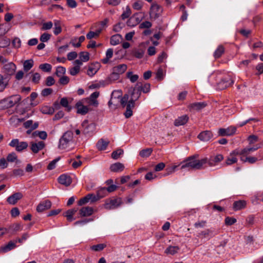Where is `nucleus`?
Here are the masks:
<instances>
[{
    "label": "nucleus",
    "mask_w": 263,
    "mask_h": 263,
    "mask_svg": "<svg viewBox=\"0 0 263 263\" xmlns=\"http://www.w3.org/2000/svg\"><path fill=\"white\" fill-rule=\"evenodd\" d=\"M136 93V90L133 92L132 94V97L130 100L128 101V96L125 95L123 97H121V91L120 90H115L112 92L111 97L110 101L108 102V105L110 108H112V105H114V108H116V100L119 99V101L121 105L124 107L126 106V111L124 113V115L126 118H129L133 115L132 109L134 107L135 102L140 97V93L139 90L136 92V96L135 97Z\"/></svg>",
    "instance_id": "f257e3e1"
},
{
    "label": "nucleus",
    "mask_w": 263,
    "mask_h": 263,
    "mask_svg": "<svg viewBox=\"0 0 263 263\" xmlns=\"http://www.w3.org/2000/svg\"><path fill=\"white\" fill-rule=\"evenodd\" d=\"M198 155H194L188 157L183 161L180 162L181 169L200 170L207 162L206 159H198Z\"/></svg>",
    "instance_id": "f03ea898"
},
{
    "label": "nucleus",
    "mask_w": 263,
    "mask_h": 263,
    "mask_svg": "<svg viewBox=\"0 0 263 263\" xmlns=\"http://www.w3.org/2000/svg\"><path fill=\"white\" fill-rule=\"evenodd\" d=\"M21 100L18 95H12L0 100V110L11 108L18 103Z\"/></svg>",
    "instance_id": "7ed1b4c3"
},
{
    "label": "nucleus",
    "mask_w": 263,
    "mask_h": 263,
    "mask_svg": "<svg viewBox=\"0 0 263 263\" xmlns=\"http://www.w3.org/2000/svg\"><path fill=\"white\" fill-rule=\"evenodd\" d=\"M73 133L71 131L65 132L59 140L58 148L60 149H67L72 143Z\"/></svg>",
    "instance_id": "20e7f679"
},
{
    "label": "nucleus",
    "mask_w": 263,
    "mask_h": 263,
    "mask_svg": "<svg viewBox=\"0 0 263 263\" xmlns=\"http://www.w3.org/2000/svg\"><path fill=\"white\" fill-rule=\"evenodd\" d=\"M219 81L217 83V88L219 90L226 89L232 85L234 81L232 80V77L230 75H227L224 77L222 76L221 74L218 77Z\"/></svg>",
    "instance_id": "39448f33"
},
{
    "label": "nucleus",
    "mask_w": 263,
    "mask_h": 263,
    "mask_svg": "<svg viewBox=\"0 0 263 263\" xmlns=\"http://www.w3.org/2000/svg\"><path fill=\"white\" fill-rule=\"evenodd\" d=\"M122 203V199L120 198L110 199L105 201L104 207L108 210H113L119 207Z\"/></svg>",
    "instance_id": "423d86ee"
},
{
    "label": "nucleus",
    "mask_w": 263,
    "mask_h": 263,
    "mask_svg": "<svg viewBox=\"0 0 263 263\" xmlns=\"http://www.w3.org/2000/svg\"><path fill=\"white\" fill-rule=\"evenodd\" d=\"M9 145L12 147L15 148V150L18 152L26 149L28 146L27 142L20 141L18 139H12L9 143Z\"/></svg>",
    "instance_id": "0eeeda50"
},
{
    "label": "nucleus",
    "mask_w": 263,
    "mask_h": 263,
    "mask_svg": "<svg viewBox=\"0 0 263 263\" xmlns=\"http://www.w3.org/2000/svg\"><path fill=\"white\" fill-rule=\"evenodd\" d=\"M76 107L77 109V112L82 115H86L90 110L89 106L83 99L76 103Z\"/></svg>",
    "instance_id": "6e6552de"
},
{
    "label": "nucleus",
    "mask_w": 263,
    "mask_h": 263,
    "mask_svg": "<svg viewBox=\"0 0 263 263\" xmlns=\"http://www.w3.org/2000/svg\"><path fill=\"white\" fill-rule=\"evenodd\" d=\"M83 133L85 135H91L96 130V125L93 123H88V121L85 120L82 123Z\"/></svg>",
    "instance_id": "1a4fd4ad"
},
{
    "label": "nucleus",
    "mask_w": 263,
    "mask_h": 263,
    "mask_svg": "<svg viewBox=\"0 0 263 263\" xmlns=\"http://www.w3.org/2000/svg\"><path fill=\"white\" fill-rule=\"evenodd\" d=\"M207 160L206 163L208 164L210 167H214L217 165L222 160H223L224 157L221 154H217L216 155H212L209 158H204Z\"/></svg>",
    "instance_id": "9d476101"
},
{
    "label": "nucleus",
    "mask_w": 263,
    "mask_h": 263,
    "mask_svg": "<svg viewBox=\"0 0 263 263\" xmlns=\"http://www.w3.org/2000/svg\"><path fill=\"white\" fill-rule=\"evenodd\" d=\"M100 93L98 91H95L91 93L89 98L83 99L87 104L90 106L97 107L99 105L97 98L99 96Z\"/></svg>",
    "instance_id": "9b49d317"
},
{
    "label": "nucleus",
    "mask_w": 263,
    "mask_h": 263,
    "mask_svg": "<svg viewBox=\"0 0 263 263\" xmlns=\"http://www.w3.org/2000/svg\"><path fill=\"white\" fill-rule=\"evenodd\" d=\"M127 69V66L126 64H122L115 66L112 68V72L110 75V77H114L115 79H117L119 78V76L123 73Z\"/></svg>",
    "instance_id": "f8f14e48"
},
{
    "label": "nucleus",
    "mask_w": 263,
    "mask_h": 263,
    "mask_svg": "<svg viewBox=\"0 0 263 263\" xmlns=\"http://www.w3.org/2000/svg\"><path fill=\"white\" fill-rule=\"evenodd\" d=\"M3 72L9 76L13 75L16 71V66L12 62H8V61L3 64L2 68Z\"/></svg>",
    "instance_id": "ddd939ff"
},
{
    "label": "nucleus",
    "mask_w": 263,
    "mask_h": 263,
    "mask_svg": "<svg viewBox=\"0 0 263 263\" xmlns=\"http://www.w3.org/2000/svg\"><path fill=\"white\" fill-rule=\"evenodd\" d=\"M162 11V9L159 5L153 4L152 5L150 9V17L152 18H157L161 15Z\"/></svg>",
    "instance_id": "4468645a"
},
{
    "label": "nucleus",
    "mask_w": 263,
    "mask_h": 263,
    "mask_svg": "<svg viewBox=\"0 0 263 263\" xmlns=\"http://www.w3.org/2000/svg\"><path fill=\"white\" fill-rule=\"evenodd\" d=\"M240 155L238 152V149H236L230 153L229 156L226 160V165H230L237 162V156Z\"/></svg>",
    "instance_id": "2eb2a0df"
},
{
    "label": "nucleus",
    "mask_w": 263,
    "mask_h": 263,
    "mask_svg": "<svg viewBox=\"0 0 263 263\" xmlns=\"http://www.w3.org/2000/svg\"><path fill=\"white\" fill-rule=\"evenodd\" d=\"M236 128L234 126H230L227 128H220L218 133L222 136H232L236 133Z\"/></svg>",
    "instance_id": "dca6fc26"
},
{
    "label": "nucleus",
    "mask_w": 263,
    "mask_h": 263,
    "mask_svg": "<svg viewBox=\"0 0 263 263\" xmlns=\"http://www.w3.org/2000/svg\"><path fill=\"white\" fill-rule=\"evenodd\" d=\"M59 182L66 186L70 185L72 182V180L70 176L67 174H62L58 178Z\"/></svg>",
    "instance_id": "f3484780"
},
{
    "label": "nucleus",
    "mask_w": 263,
    "mask_h": 263,
    "mask_svg": "<svg viewBox=\"0 0 263 263\" xmlns=\"http://www.w3.org/2000/svg\"><path fill=\"white\" fill-rule=\"evenodd\" d=\"M51 206V202L46 200L41 202L36 207V211L38 212H42L45 210L49 209Z\"/></svg>",
    "instance_id": "a211bd4d"
},
{
    "label": "nucleus",
    "mask_w": 263,
    "mask_h": 263,
    "mask_svg": "<svg viewBox=\"0 0 263 263\" xmlns=\"http://www.w3.org/2000/svg\"><path fill=\"white\" fill-rule=\"evenodd\" d=\"M45 145L44 142L39 141L37 143H31V149L34 153H37L40 151L42 150Z\"/></svg>",
    "instance_id": "6ab92c4d"
},
{
    "label": "nucleus",
    "mask_w": 263,
    "mask_h": 263,
    "mask_svg": "<svg viewBox=\"0 0 263 263\" xmlns=\"http://www.w3.org/2000/svg\"><path fill=\"white\" fill-rule=\"evenodd\" d=\"M23 195L21 193H16L8 197L7 201L9 204L14 205L18 200L21 199Z\"/></svg>",
    "instance_id": "aec40b11"
},
{
    "label": "nucleus",
    "mask_w": 263,
    "mask_h": 263,
    "mask_svg": "<svg viewBox=\"0 0 263 263\" xmlns=\"http://www.w3.org/2000/svg\"><path fill=\"white\" fill-rule=\"evenodd\" d=\"M216 234H217V232L214 230L210 229L201 231L199 234V236L202 238H210L214 237Z\"/></svg>",
    "instance_id": "412c9836"
},
{
    "label": "nucleus",
    "mask_w": 263,
    "mask_h": 263,
    "mask_svg": "<svg viewBox=\"0 0 263 263\" xmlns=\"http://www.w3.org/2000/svg\"><path fill=\"white\" fill-rule=\"evenodd\" d=\"M135 90H136L135 97L136 96V92L138 90H139L140 95L141 94L140 91H143L144 93H147L150 90V84L148 83H146L142 86L140 83H138L137 84V88L134 89L133 92Z\"/></svg>",
    "instance_id": "4be33fe9"
},
{
    "label": "nucleus",
    "mask_w": 263,
    "mask_h": 263,
    "mask_svg": "<svg viewBox=\"0 0 263 263\" xmlns=\"http://www.w3.org/2000/svg\"><path fill=\"white\" fill-rule=\"evenodd\" d=\"M93 213V209L89 206H85L82 208L79 213L82 217H87L91 215Z\"/></svg>",
    "instance_id": "5701e85b"
},
{
    "label": "nucleus",
    "mask_w": 263,
    "mask_h": 263,
    "mask_svg": "<svg viewBox=\"0 0 263 263\" xmlns=\"http://www.w3.org/2000/svg\"><path fill=\"white\" fill-rule=\"evenodd\" d=\"M259 148V146H257L254 147H246L242 149H238V152L240 156H243L244 157L245 156L250 154L251 152L256 151Z\"/></svg>",
    "instance_id": "b1692460"
},
{
    "label": "nucleus",
    "mask_w": 263,
    "mask_h": 263,
    "mask_svg": "<svg viewBox=\"0 0 263 263\" xmlns=\"http://www.w3.org/2000/svg\"><path fill=\"white\" fill-rule=\"evenodd\" d=\"M206 104L204 102H196L191 104L189 106L190 111H199L205 107Z\"/></svg>",
    "instance_id": "393cba45"
},
{
    "label": "nucleus",
    "mask_w": 263,
    "mask_h": 263,
    "mask_svg": "<svg viewBox=\"0 0 263 263\" xmlns=\"http://www.w3.org/2000/svg\"><path fill=\"white\" fill-rule=\"evenodd\" d=\"M16 247L15 242L10 241L6 246H3L0 248V253H6Z\"/></svg>",
    "instance_id": "a878e982"
},
{
    "label": "nucleus",
    "mask_w": 263,
    "mask_h": 263,
    "mask_svg": "<svg viewBox=\"0 0 263 263\" xmlns=\"http://www.w3.org/2000/svg\"><path fill=\"white\" fill-rule=\"evenodd\" d=\"M198 138L202 141H208L212 138V134L210 131H204L198 135Z\"/></svg>",
    "instance_id": "bb28decb"
},
{
    "label": "nucleus",
    "mask_w": 263,
    "mask_h": 263,
    "mask_svg": "<svg viewBox=\"0 0 263 263\" xmlns=\"http://www.w3.org/2000/svg\"><path fill=\"white\" fill-rule=\"evenodd\" d=\"M124 168V165L120 162L114 163L110 166V171L114 172H121L123 171Z\"/></svg>",
    "instance_id": "cd10ccee"
},
{
    "label": "nucleus",
    "mask_w": 263,
    "mask_h": 263,
    "mask_svg": "<svg viewBox=\"0 0 263 263\" xmlns=\"http://www.w3.org/2000/svg\"><path fill=\"white\" fill-rule=\"evenodd\" d=\"M99 64L96 63L95 64H91L88 67L87 73L88 76L92 77L94 76L99 69Z\"/></svg>",
    "instance_id": "c85d7f7f"
},
{
    "label": "nucleus",
    "mask_w": 263,
    "mask_h": 263,
    "mask_svg": "<svg viewBox=\"0 0 263 263\" xmlns=\"http://www.w3.org/2000/svg\"><path fill=\"white\" fill-rule=\"evenodd\" d=\"M37 93L35 92H33L31 93V95L30 96V98H29V97L27 98L24 101L27 102L28 101L30 100V106L34 107V106H36L39 103V101H35V100L37 98Z\"/></svg>",
    "instance_id": "c756f323"
},
{
    "label": "nucleus",
    "mask_w": 263,
    "mask_h": 263,
    "mask_svg": "<svg viewBox=\"0 0 263 263\" xmlns=\"http://www.w3.org/2000/svg\"><path fill=\"white\" fill-rule=\"evenodd\" d=\"M117 186L115 185H111L108 187H102L98 191V194L101 197H104L105 195H102V192H112L115 191L117 189Z\"/></svg>",
    "instance_id": "7c9ffc66"
},
{
    "label": "nucleus",
    "mask_w": 263,
    "mask_h": 263,
    "mask_svg": "<svg viewBox=\"0 0 263 263\" xmlns=\"http://www.w3.org/2000/svg\"><path fill=\"white\" fill-rule=\"evenodd\" d=\"M188 120V116L186 115H183L176 119L175 121L174 124L176 126L183 125L187 122Z\"/></svg>",
    "instance_id": "2f4dec72"
},
{
    "label": "nucleus",
    "mask_w": 263,
    "mask_h": 263,
    "mask_svg": "<svg viewBox=\"0 0 263 263\" xmlns=\"http://www.w3.org/2000/svg\"><path fill=\"white\" fill-rule=\"evenodd\" d=\"M247 202L245 200H238L234 202L233 209L235 211L240 210L246 208Z\"/></svg>",
    "instance_id": "473e14b6"
},
{
    "label": "nucleus",
    "mask_w": 263,
    "mask_h": 263,
    "mask_svg": "<svg viewBox=\"0 0 263 263\" xmlns=\"http://www.w3.org/2000/svg\"><path fill=\"white\" fill-rule=\"evenodd\" d=\"M122 40L123 37L121 35L116 34L111 36L110 37V43L111 45L115 46L118 45Z\"/></svg>",
    "instance_id": "72a5a7b5"
},
{
    "label": "nucleus",
    "mask_w": 263,
    "mask_h": 263,
    "mask_svg": "<svg viewBox=\"0 0 263 263\" xmlns=\"http://www.w3.org/2000/svg\"><path fill=\"white\" fill-rule=\"evenodd\" d=\"M180 248L178 246H170L166 249L164 252L167 255H174L177 254Z\"/></svg>",
    "instance_id": "f704fd0d"
},
{
    "label": "nucleus",
    "mask_w": 263,
    "mask_h": 263,
    "mask_svg": "<svg viewBox=\"0 0 263 263\" xmlns=\"http://www.w3.org/2000/svg\"><path fill=\"white\" fill-rule=\"evenodd\" d=\"M138 14V13L135 14L128 20L127 22L128 26H135L141 22V18L137 17Z\"/></svg>",
    "instance_id": "c9c22d12"
},
{
    "label": "nucleus",
    "mask_w": 263,
    "mask_h": 263,
    "mask_svg": "<svg viewBox=\"0 0 263 263\" xmlns=\"http://www.w3.org/2000/svg\"><path fill=\"white\" fill-rule=\"evenodd\" d=\"M53 33L57 35L62 32L61 22L59 20H54L53 21Z\"/></svg>",
    "instance_id": "e433bc0d"
},
{
    "label": "nucleus",
    "mask_w": 263,
    "mask_h": 263,
    "mask_svg": "<svg viewBox=\"0 0 263 263\" xmlns=\"http://www.w3.org/2000/svg\"><path fill=\"white\" fill-rule=\"evenodd\" d=\"M220 74L218 73L217 72H214L211 74L209 77V82L211 85H215V84H217L219 81V76Z\"/></svg>",
    "instance_id": "4c0bfd02"
},
{
    "label": "nucleus",
    "mask_w": 263,
    "mask_h": 263,
    "mask_svg": "<svg viewBox=\"0 0 263 263\" xmlns=\"http://www.w3.org/2000/svg\"><path fill=\"white\" fill-rule=\"evenodd\" d=\"M108 144H109L108 141L104 140L103 139H101L98 142V143L97 144V147L100 151H104V150L106 149Z\"/></svg>",
    "instance_id": "58836bf2"
},
{
    "label": "nucleus",
    "mask_w": 263,
    "mask_h": 263,
    "mask_svg": "<svg viewBox=\"0 0 263 263\" xmlns=\"http://www.w3.org/2000/svg\"><path fill=\"white\" fill-rule=\"evenodd\" d=\"M78 209H72L68 210L65 213V216L67 217V219L69 221H72L75 219L73 217V216L75 214V213L77 212Z\"/></svg>",
    "instance_id": "ea45409f"
},
{
    "label": "nucleus",
    "mask_w": 263,
    "mask_h": 263,
    "mask_svg": "<svg viewBox=\"0 0 263 263\" xmlns=\"http://www.w3.org/2000/svg\"><path fill=\"white\" fill-rule=\"evenodd\" d=\"M34 61L32 59L27 60L24 61L23 63V68L24 71H28L33 66Z\"/></svg>",
    "instance_id": "a19ab883"
},
{
    "label": "nucleus",
    "mask_w": 263,
    "mask_h": 263,
    "mask_svg": "<svg viewBox=\"0 0 263 263\" xmlns=\"http://www.w3.org/2000/svg\"><path fill=\"white\" fill-rule=\"evenodd\" d=\"M41 111L44 114L52 115L54 111L53 108L47 105L43 106L41 109Z\"/></svg>",
    "instance_id": "79ce46f5"
},
{
    "label": "nucleus",
    "mask_w": 263,
    "mask_h": 263,
    "mask_svg": "<svg viewBox=\"0 0 263 263\" xmlns=\"http://www.w3.org/2000/svg\"><path fill=\"white\" fill-rule=\"evenodd\" d=\"M113 52L114 51L112 49H108L106 52V58L102 60V62L103 64H107L108 62L109 59L112 57Z\"/></svg>",
    "instance_id": "37998d69"
},
{
    "label": "nucleus",
    "mask_w": 263,
    "mask_h": 263,
    "mask_svg": "<svg viewBox=\"0 0 263 263\" xmlns=\"http://www.w3.org/2000/svg\"><path fill=\"white\" fill-rule=\"evenodd\" d=\"M224 48L223 46L219 45L214 53V57L215 58H220L224 53Z\"/></svg>",
    "instance_id": "c03bdc74"
},
{
    "label": "nucleus",
    "mask_w": 263,
    "mask_h": 263,
    "mask_svg": "<svg viewBox=\"0 0 263 263\" xmlns=\"http://www.w3.org/2000/svg\"><path fill=\"white\" fill-rule=\"evenodd\" d=\"M144 51L142 49H135L133 51V55L138 59H141L143 57Z\"/></svg>",
    "instance_id": "a18cd8bd"
},
{
    "label": "nucleus",
    "mask_w": 263,
    "mask_h": 263,
    "mask_svg": "<svg viewBox=\"0 0 263 263\" xmlns=\"http://www.w3.org/2000/svg\"><path fill=\"white\" fill-rule=\"evenodd\" d=\"M240 160L243 162H248L251 164H253L257 161V158L255 157H247L245 158L243 156H241L240 157Z\"/></svg>",
    "instance_id": "49530a36"
},
{
    "label": "nucleus",
    "mask_w": 263,
    "mask_h": 263,
    "mask_svg": "<svg viewBox=\"0 0 263 263\" xmlns=\"http://www.w3.org/2000/svg\"><path fill=\"white\" fill-rule=\"evenodd\" d=\"M33 136H37L42 140H45L47 137V133L45 131H35L33 133Z\"/></svg>",
    "instance_id": "de8ad7c7"
},
{
    "label": "nucleus",
    "mask_w": 263,
    "mask_h": 263,
    "mask_svg": "<svg viewBox=\"0 0 263 263\" xmlns=\"http://www.w3.org/2000/svg\"><path fill=\"white\" fill-rule=\"evenodd\" d=\"M142 0H137L133 5V7L135 10H139L142 9L143 6Z\"/></svg>",
    "instance_id": "09e8293b"
},
{
    "label": "nucleus",
    "mask_w": 263,
    "mask_h": 263,
    "mask_svg": "<svg viewBox=\"0 0 263 263\" xmlns=\"http://www.w3.org/2000/svg\"><path fill=\"white\" fill-rule=\"evenodd\" d=\"M79 58L83 62H87L89 59V54L87 52H81Z\"/></svg>",
    "instance_id": "8fccbe9b"
},
{
    "label": "nucleus",
    "mask_w": 263,
    "mask_h": 263,
    "mask_svg": "<svg viewBox=\"0 0 263 263\" xmlns=\"http://www.w3.org/2000/svg\"><path fill=\"white\" fill-rule=\"evenodd\" d=\"M39 68L44 72H50L51 70L52 66L48 63H44L41 64Z\"/></svg>",
    "instance_id": "3c124183"
},
{
    "label": "nucleus",
    "mask_w": 263,
    "mask_h": 263,
    "mask_svg": "<svg viewBox=\"0 0 263 263\" xmlns=\"http://www.w3.org/2000/svg\"><path fill=\"white\" fill-rule=\"evenodd\" d=\"M87 196L89 198L90 203H93L98 200L99 199H100V198H103V197L99 196L98 194L97 196L93 194H89L87 195Z\"/></svg>",
    "instance_id": "603ef678"
},
{
    "label": "nucleus",
    "mask_w": 263,
    "mask_h": 263,
    "mask_svg": "<svg viewBox=\"0 0 263 263\" xmlns=\"http://www.w3.org/2000/svg\"><path fill=\"white\" fill-rule=\"evenodd\" d=\"M152 152V148H146L142 150L140 152L139 155L142 157H147L151 154Z\"/></svg>",
    "instance_id": "864d4df0"
},
{
    "label": "nucleus",
    "mask_w": 263,
    "mask_h": 263,
    "mask_svg": "<svg viewBox=\"0 0 263 263\" xmlns=\"http://www.w3.org/2000/svg\"><path fill=\"white\" fill-rule=\"evenodd\" d=\"M61 105L65 107L68 111H70L71 109V107L68 105V101L66 98H63L60 101Z\"/></svg>",
    "instance_id": "5fc2aeb1"
},
{
    "label": "nucleus",
    "mask_w": 263,
    "mask_h": 263,
    "mask_svg": "<svg viewBox=\"0 0 263 263\" xmlns=\"http://www.w3.org/2000/svg\"><path fill=\"white\" fill-rule=\"evenodd\" d=\"M66 72V69L62 66H58L57 68L55 74L58 77H62Z\"/></svg>",
    "instance_id": "6e6d98bb"
},
{
    "label": "nucleus",
    "mask_w": 263,
    "mask_h": 263,
    "mask_svg": "<svg viewBox=\"0 0 263 263\" xmlns=\"http://www.w3.org/2000/svg\"><path fill=\"white\" fill-rule=\"evenodd\" d=\"M127 77L129 79L132 83H134L137 81L139 76L137 74H133L132 72H128L127 73Z\"/></svg>",
    "instance_id": "4d7b16f0"
},
{
    "label": "nucleus",
    "mask_w": 263,
    "mask_h": 263,
    "mask_svg": "<svg viewBox=\"0 0 263 263\" xmlns=\"http://www.w3.org/2000/svg\"><path fill=\"white\" fill-rule=\"evenodd\" d=\"M123 151L121 149H118L117 151H114L111 154V157L114 159H117L119 158L120 156L123 154Z\"/></svg>",
    "instance_id": "13d9d810"
},
{
    "label": "nucleus",
    "mask_w": 263,
    "mask_h": 263,
    "mask_svg": "<svg viewBox=\"0 0 263 263\" xmlns=\"http://www.w3.org/2000/svg\"><path fill=\"white\" fill-rule=\"evenodd\" d=\"M53 26V23L51 22H47L44 23L42 25V30H49L52 28Z\"/></svg>",
    "instance_id": "bf43d9fd"
},
{
    "label": "nucleus",
    "mask_w": 263,
    "mask_h": 263,
    "mask_svg": "<svg viewBox=\"0 0 263 263\" xmlns=\"http://www.w3.org/2000/svg\"><path fill=\"white\" fill-rule=\"evenodd\" d=\"M131 10L129 6H127L126 10L122 14L121 17L123 20L128 18L131 14Z\"/></svg>",
    "instance_id": "052dcab7"
},
{
    "label": "nucleus",
    "mask_w": 263,
    "mask_h": 263,
    "mask_svg": "<svg viewBox=\"0 0 263 263\" xmlns=\"http://www.w3.org/2000/svg\"><path fill=\"white\" fill-rule=\"evenodd\" d=\"M106 245L103 243H100L97 245H93L91 247V249L95 251H99L102 250Z\"/></svg>",
    "instance_id": "680f3d73"
},
{
    "label": "nucleus",
    "mask_w": 263,
    "mask_h": 263,
    "mask_svg": "<svg viewBox=\"0 0 263 263\" xmlns=\"http://www.w3.org/2000/svg\"><path fill=\"white\" fill-rule=\"evenodd\" d=\"M236 222V219L233 217H227L225 218V223L226 225L231 226Z\"/></svg>",
    "instance_id": "e2e57ef3"
},
{
    "label": "nucleus",
    "mask_w": 263,
    "mask_h": 263,
    "mask_svg": "<svg viewBox=\"0 0 263 263\" xmlns=\"http://www.w3.org/2000/svg\"><path fill=\"white\" fill-rule=\"evenodd\" d=\"M80 70V68L79 66H74L69 69V73L72 76H76L79 72Z\"/></svg>",
    "instance_id": "0e129e2a"
},
{
    "label": "nucleus",
    "mask_w": 263,
    "mask_h": 263,
    "mask_svg": "<svg viewBox=\"0 0 263 263\" xmlns=\"http://www.w3.org/2000/svg\"><path fill=\"white\" fill-rule=\"evenodd\" d=\"M51 37V35L47 33H44L40 36V41L42 42H47Z\"/></svg>",
    "instance_id": "69168bd1"
},
{
    "label": "nucleus",
    "mask_w": 263,
    "mask_h": 263,
    "mask_svg": "<svg viewBox=\"0 0 263 263\" xmlns=\"http://www.w3.org/2000/svg\"><path fill=\"white\" fill-rule=\"evenodd\" d=\"M12 43L13 46L16 48H19L21 46V41L18 37H15Z\"/></svg>",
    "instance_id": "338daca9"
},
{
    "label": "nucleus",
    "mask_w": 263,
    "mask_h": 263,
    "mask_svg": "<svg viewBox=\"0 0 263 263\" xmlns=\"http://www.w3.org/2000/svg\"><path fill=\"white\" fill-rule=\"evenodd\" d=\"M90 202H89V198L88 197H87V196L86 195V196H85L84 197L81 198L79 201H78V204L79 205V206H82L83 205H84L87 203H89Z\"/></svg>",
    "instance_id": "774afa93"
}]
</instances>
